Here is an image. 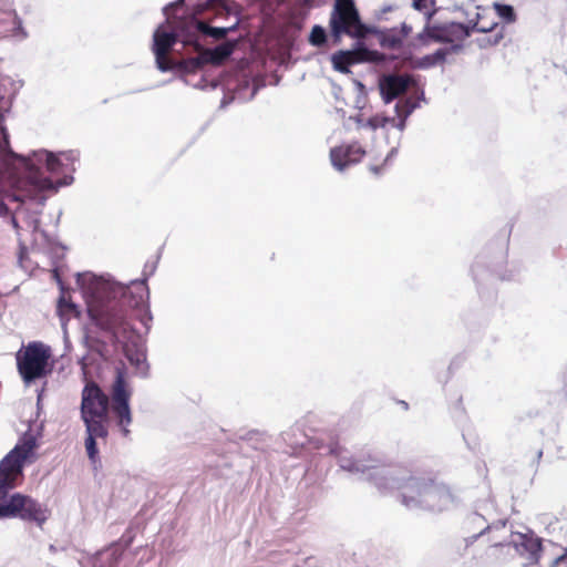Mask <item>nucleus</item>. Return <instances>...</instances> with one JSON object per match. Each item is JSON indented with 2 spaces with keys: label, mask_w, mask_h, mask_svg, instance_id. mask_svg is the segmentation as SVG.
Returning a JSON list of instances; mask_svg holds the SVG:
<instances>
[{
  "label": "nucleus",
  "mask_w": 567,
  "mask_h": 567,
  "mask_svg": "<svg viewBox=\"0 0 567 567\" xmlns=\"http://www.w3.org/2000/svg\"><path fill=\"white\" fill-rule=\"evenodd\" d=\"M148 296L145 281H134L105 297L94 295L87 303V313L95 327L107 333L112 342H123L133 332L131 311L143 308Z\"/></svg>",
  "instance_id": "nucleus-1"
},
{
  "label": "nucleus",
  "mask_w": 567,
  "mask_h": 567,
  "mask_svg": "<svg viewBox=\"0 0 567 567\" xmlns=\"http://www.w3.org/2000/svg\"><path fill=\"white\" fill-rule=\"evenodd\" d=\"M35 447L33 439L14 446L0 461V519L20 518L42 526L48 519V509L37 499L21 493H10L23 477L24 462Z\"/></svg>",
  "instance_id": "nucleus-2"
},
{
  "label": "nucleus",
  "mask_w": 567,
  "mask_h": 567,
  "mask_svg": "<svg viewBox=\"0 0 567 567\" xmlns=\"http://www.w3.org/2000/svg\"><path fill=\"white\" fill-rule=\"evenodd\" d=\"M13 164L21 172L13 185L12 193L7 196L9 202L23 204L27 199L43 205L47 199L45 192L55 189L50 177L43 175L42 167L50 173H59L60 159L48 151L33 152L31 156L12 154Z\"/></svg>",
  "instance_id": "nucleus-3"
},
{
  "label": "nucleus",
  "mask_w": 567,
  "mask_h": 567,
  "mask_svg": "<svg viewBox=\"0 0 567 567\" xmlns=\"http://www.w3.org/2000/svg\"><path fill=\"white\" fill-rule=\"evenodd\" d=\"M398 488L402 491L405 506L424 504L431 509L442 511L454 501L452 489L435 477H410Z\"/></svg>",
  "instance_id": "nucleus-4"
},
{
  "label": "nucleus",
  "mask_w": 567,
  "mask_h": 567,
  "mask_svg": "<svg viewBox=\"0 0 567 567\" xmlns=\"http://www.w3.org/2000/svg\"><path fill=\"white\" fill-rule=\"evenodd\" d=\"M51 357L50 347L43 342L32 341L22 347L16 355L17 369L22 380L30 383L51 373Z\"/></svg>",
  "instance_id": "nucleus-5"
},
{
  "label": "nucleus",
  "mask_w": 567,
  "mask_h": 567,
  "mask_svg": "<svg viewBox=\"0 0 567 567\" xmlns=\"http://www.w3.org/2000/svg\"><path fill=\"white\" fill-rule=\"evenodd\" d=\"M331 35L339 42L342 35L364 39L371 31L361 22L353 0H336L330 14Z\"/></svg>",
  "instance_id": "nucleus-6"
},
{
  "label": "nucleus",
  "mask_w": 567,
  "mask_h": 567,
  "mask_svg": "<svg viewBox=\"0 0 567 567\" xmlns=\"http://www.w3.org/2000/svg\"><path fill=\"white\" fill-rule=\"evenodd\" d=\"M109 398L93 381L82 391L81 419L85 427L106 426L109 421Z\"/></svg>",
  "instance_id": "nucleus-7"
},
{
  "label": "nucleus",
  "mask_w": 567,
  "mask_h": 567,
  "mask_svg": "<svg viewBox=\"0 0 567 567\" xmlns=\"http://www.w3.org/2000/svg\"><path fill=\"white\" fill-rule=\"evenodd\" d=\"M341 466L351 472L373 471L370 480L379 489H388L394 480V471L391 466L380 464V460L371 455L360 454L354 460H341Z\"/></svg>",
  "instance_id": "nucleus-8"
},
{
  "label": "nucleus",
  "mask_w": 567,
  "mask_h": 567,
  "mask_svg": "<svg viewBox=\"0 0 567 567\" xmlns=\"http://www.w3.org/2000/svg\"><path fill=\"white\" fill-rule=\"evenodd\" d=\"M130 396L131 392L125 381V372L122 369H117L112 385V411L124 436H128V425L132 423V414L128 405Z\"/></svg>",
  "instance_id": "nucleus-9"
},
{
  "label": "nucleus",
  "mask_w": 567,
  "mask_h": 567,
  "mask_svg": "<svg viewBox=\"0 0 567 567\" xmlns=\"http://www.w3.org/2000/svg\"><path fill=\"white\" fill-rule=\"evenodd\" d=\"M512 544L516 553L525 560V566L538 564L543 545L542 539L533 532L515 533L513 535Z\"/></svg>",
  "instance_id": "nucleus-10"
},
{
  "label": "nucleus",
  "mask_w": 567,
  "mask_h": 567,
  "mask_svg": "<svg viewBox=\"0 0 567 567\" xmlns=\"http://www.w3.org/2000/svg\"><path fill=\"white\" fill-rule=\"evenodd\" d=\"M364 155L365 151L359 143L340 145L330 151L331 163L338 169L360 162Z\"/></svg>",
  "instance_id": "nucleus-11"
},
{
  "label": "nucleus",
  "mask_w": 567,
  "mask_h": 567,
  "mask_svg": "<svg viewBox=\"0 0 567 567\" xmlns=\"http://www.w3.org/2000/svg\"><path fill=\"white\" fill-rule=\"evenodd\" d=\"M410 85L408 75L392 74L384 76L380 82V90L383 100L389 103L401 94L405 93Z\"/></svg>",
  "instance_id": "nucleus-12"
},
{
  "label": "nucleus",
  "mask_w": 567,
  "mask_h": 567,
  "mask_svg": "<svg viewBox=\"0 0 567 567\" xmlns=\"http://www.w3.org/2000/svg\"><path fill=\"white\" fill-rule=\"evenodd\" d=\"M370 51L365 48L353 51H338L332 55L333 68L342 73L349 72V66L368 61Z\"/></svg>",
  "instance_id": "nucleus-13"
},
{
  "label": "nucleus",
  "mask_w": 567,
  "mask_h": 567,
  "mask_svg": "<svg viewBox=\"0 0 567 567\" xmlns=\"http://www.w3.org/2000/svg\"><path fill=\"white\" fill-rule=\"evenodd\" d=\"M412 28L402 23L401 28H391L380 32L379 40L382 48L395 50L399 49L403 40L411 33Z\"/></svg>",
  "instance_id": "nucleus-14"
},
{
  "label": "nucleus",
  "mask_w": 567,
  "mask_h": 567,
  "mask_svg": "<svg viewBox=\"0 0 567 567\" xmlns=\"http://www.w3.org/2000/svg\"><path fill=\"white\" fill-rule=\"evenodd\" d=\"M11 109V99L6 97L0 94V152H8L10 157H12V152L9 151L10 141L7 127L4 126V117L6 114L9 113Z\"/></svg>",
  "instance_id": "nucleus-15"
},
{
  "label": "nucleus",
  "mask_w": 567,
  "mask_h": 567,
  "mask_svg": "<svg viewBox=\"0 0 567 567\" xmlns=\"http://www.w3.org/2000/svg\"><path fill=\"white\" fill-rule=\"evenodd\" d=\"M85 449L89 458L92 462L96 461L99 451L96 446V439H105L107 436V426H94V431L91 427H86Z\"/></svg>",
  "instance_id": "nucleus-16"
},
{
  "label": "nucleus",
  "mask_w": 567,
  "mask_h": 567,
  "mask_svg": "<svg viewBox=\"0 0 567 567\" xmlns=\"http://www.w3.org/2000/svg\"><path fill=\"white\" fill-rule=\"evenodd\" d=\"M443 32L445 42L462 41L471 35V28L468 24L450 22L443 24Z\"/></svg>",
  "instance_id": "nucleus-17"
},
{
  "label": "nucleus",
  "mask_w": 567,
  "mask_h": 567,
  "mask_svg": "<svg viewBox=\"0 0 567 567\" xmlns=\"http://www.w3.org/2000/svg\"><path fill=\"white\" fill-rule=\"evenodd\" d=\"M176 42V37L174 33L169 32H156L154 34V54L155 55H168L169 50Z\"/></svg>",
  "instance_id": "nucleus-18"
},
{
  "label": "nucleus",
  "mask_w": 567,
  "mask_h": 567,
  "mask_svg": "<svg viewBox=\"0 0 567 567\" xmlns=\"http://www.w3.org/2000/svg\"><path fill=\"white\" fill-rule=\"evenodd\" d=\"M417 41L426 45L430 41L445 42L443 25H429L426 24L422 32L416 37Z\"/></svg>",
  "instance_id": "nucleus-19"
},
{
  "label": "nucleus",
  "mask_w": 567,
  "mask_h": 567,
  "mask_svg": "<svg viewBox=\"0 0 567 567\" xmlns=\"http://www.w3.org/2000/svg\"><path fill=\"white\" fill-rule=\"evenodd\" d=\"M468 25L471 28V34H472L475 31L483 32V33L491 32L497 27V23L494 21L487 22V21H485V18L483 16L477 13L476 21L475 22L471 21L468 23Z\"/></svg>",
  "instance_id": "nucleus-20"
},
{
  "label": "nucleus",
  "mask_w": 567,
  "mask_h": 567,
  "mask_svg": "<svg viewBox=\"0 0 567 567\" xmlns=\"http://www.w3.org/2000/svg\"><path fill=\"white\" fill-rule=\"evenodd\" d=\"M326 42V30L321 25H313L309 35V43L315 47H322Z\"/></svg>",
  "instance_id": "nucleus-21"
},
{
  "label": "nucleus",
  "mask_w": 567,
  "mask_h": 567,
  "mask_svg": "<svg viewBox=\"0 0 567 567\" xmlns=\"http://www.w3.org/2000/svg\"><path fill=\"white\" fill-rule=\"evenodd\" d=\"M413 8L420 12H423L427 20L435 13V0H412Z\"/></svg>",
  "instance_id": "nucleus-22"
},
{
  "label": "nucleus",
  "mask_w": 567,
  "mask_h": 567,
  "mask_svg": "<svg viewBox=\"0 0 567 567\" xmlns=\"http://www.w3.org/2000/svg\"><path fill=\"white\" fill-rule=\"evenodd\" d=\"M197 29L205 34H209L216 39H223L227 35V29L225 28H212L203 21H197Z\"/></svg>",
  "instance_id": "nucleus-23"
},
{
  "label": "nucleus",
  "mask_w": 567,
  "mask_h": 567,
  "mask_svg": "<svg viewBox=\"0 0 567 567\" xmlns=\"http://www.w3.org/2000/svg\"><path fill=\"white\" fill-rule=\"evenodd\" d=\"M496 9H497L498 14L503 19H505L507 22L515 21L516 14H515L513 7H511L508 4H497Z\"/></svg>",
  "instance_id": "nucleus-24"
},
{
  "label": "nucleus",
  "mask_w": 567,
  "mask_h": 567,
  "mask_svg": "<svg viewBox=\"0 0 567 567\" xmlns=\"http://www.w3.org/2000/svg\"><path fill=\"white\" fill-rule=\"evenodd\" d=\"M217 2L218 0H206L202 3H197L193 9L194 16H202L207 10L214 9Z\"/></svg>",
  "instance_id": "nucleus-25"
},
{
  "label": "nucleus",
  "mask_w": 567,
  "mask_h": 567,
  "mask_svg": "<svg viewBox=\"0 0 567 567\" xmlns=\"http://www.w3.org/2000/svg\"><path fill=\"white\" fill-rule=\"evenodd\" d=\"M233 52V45L229 43L218 45L214 51V58L216 60H223L228 58Z\"/></svg>",
  "instance_id": "nucleus-26"
},
{
  "label": "nucleus",
  "mask_w": 567,
  "mask_h": 567,
  "mask_svg": "<svg viewBox=\"0 0 567 567\" xmlns=\"http://www.w3.org/2000/svg\"><path fill=\"white\" fill-rule=\"evenodd\" d=\"M58 309L61 316L76 311L75 305L66 301L63 297L59 300Z\"/></svg>",
  "instance_id": "nucleus-27"
},
{
  "label": "nucleus",
  "mask_w": 567,
  "mask_h": 567,
  "mask_svg": "<svg viewBox=\"0 0 567 567\" xmlns=\"http://www.w3.org/2000/svg\"><path fill=\"white\" fill-rule=\"evenodd\" d=\"M449 53H450L449 49H439L434 53H432L431 55H432L434 65L443 63Z\"/></svg>",
  "instance_id": "nucleus-28"
},
{
  "label": "nucleus",
  "mask_w": 567,
  "mask_h": 567,
  "mask_svg": "<svg viewBox=\"0 0 567 567\" xmlns=\"http://www.w3.org/2000/svg\"><path fill=\"white\" fill-rule=\"evenodd\" d=\"M449 53H450L449 49H439L434 53H432L431 55H432L434 65L443 63Z\"/></svg>",
  "instance_id": "nucleus-29"
},
{
  "label": "nucleus",
  "mask_w": 567,
  "mask_h": 567,
  "mask_svg": "<svg viewBox=\"0 0 567 567\" xmlns=\"http://www.w3.org/2000/svg\"><path fill=\"white\" fill-rule=\"evenodd\" d=\"M415 66L420 68V69H427V68L434 66V62H433L432 55L431 54L424 55L422 59H420L415 63Z\"/></svg>",
  "instance_id": "nucleus-30"
},
{
  "label": "nucleus",
  "mask_w": 567,
  "mask_h": 567,
  "mask_svg": "<svg viewBox=\"0 0 567 567\" xmlns=\"http://www.w3.org/2000/svg\"><path fill=\"white\" fill-rule=\"evenodd\" d=\"M155 58H156V63H157V66L159 70L167 71L172 68L169 60H168V55H161V56L155 55Z\"/></svg>",
  "instance_id": "nucleus-31"
},
{
  "label": "nucleus",
  "mask_w": 567,
  "mask_h": 567,
  "mask_svg": "<svg viewBox=\"0 0 567 567\" xmlns=\"http://www.w3.org/2000/svg\"><path fill=\"white\" fill-rule=\"evenodd\" d=\"M203 65V61L199 58H192L185 61V66L187 70L195 71Z\"/></svg>",
  "instance_id": "nucleus-32"
},
{
  "label": "nucleus",
  "mask_w": 567,
  "mask_h": 567,
  "mask_svg": "<svg viewBox=\"0 0 567 567\" xmlns=\"http://www.w3.org/2000/svg\"><path fill=\"white\" fill-rule=\"evenodd\" d=\"M386 123V120L385 118H382V117H379V116H374V117H371L369 118L368 121V124L372 127V128H378V127H382L384 126Z\"/></svg>",
  "instance_id": "nucleus-33"
},
{
  "label": "nucleus",
  "mask_w": 567,
  "mask_h": 567,
  "mask_svg": "<svg viewBox=\"0 0 567 567\" xmlns=\"http://www.w3.org/2000/svg\"><path fill=\"white\" fill-rule=\"evenodd\" d=\"M550 567H567V549L551 563Z\"/></svg>",
  "instance_id": "nucleus-34"
},
{
  "label": "nucleus",
  "mask_w": 567,
  "mask_h": 567,
  "mask_svg": "<svg viewBox=\"0 0 567 567\" xmlns=\"http://www.w3.org/2000/svg\"><path fill=\"white\" fill-rule=\"evenodd\" d=\"M28 249L25 246L21 245L19 249V262L23 266L24 258L27 257Z\"/></svg>",
  "instance_id": "nucleus-35"
},
{
  "label": "nucleus",
  "mask_w": 567,
  "mask_h": 567,
  "mask_svg": "<svg viewBox=\"0 0 567 567\" xmlns=\"http://www.w3.org/2000/svg\"><path fill=\"white\" fill-rule=\"evenodd\" d=\"M184 3V0H176L169 4V8H177L178 6H182Z\"/></svg>",
  "instance_id": "nucleus-36"
},
{
  "label": "nucleus",
  "mask_w": 567,
  "mask_h": 567,
  "mask_svg": "<svg viewBox=\"0 0 567 567\" xmlns=\"http://www.w3.org/2000/svg\"><path fill=\"white\" fill-rule=\"evenodd\" d=\"M11 221H12V226L18 230L19 229V224L17 221L16 216H12Z\"/></svg>",
  "instance_id": "nucleus-37"
},
{
  "label": "nucleus",
  "mask_w": 567,
  "mask_h": 567,
  "mask_svg": "<svg viewBox=\"0 0 567 567\" xmlns=\"http://www.w3.org/2000/svg\"><path fill=\"white\" fill-rule=\"evenodd\" d=\"M7 210H8V209H7V206H6L3 203H1V204H0V215H2V214H3L4 212H7Z\"/></svg>",
  "instance_id": "nucleus-38"
},
{
  "label": "nucleus",
  "mask_w": 567,
  "mask_h": 567,
  "mask_svg": "<svg viewBox=\"0 0 567 567\" xmlns=\"http://www.w3.org/2000/svg\"><path fill=\"white\" fill-rule=\"evenodd\" d=\"M403 106L405 109L404 116H408L411 113V110L409 109L408 104H404Z\"/></svg>",
  "instance_id": "nucleus-39"
},
{
  "label": "nucleus",
  "mask_w": 567,
  "mask_h": 567,
  "mask_svg": "<svg viewBox=\"0 0 567 567\" xmlns=\"http://www.w3.org/2000/svg\"><path fill=\"white\" fill-rule=\"evenodd\" d=\"M395 109L398 111V114L401 115V104L400 103L396 104Z\"/></svg>",
  "instance_id": "nucleus-40"
},
{
  "label": "nucleus",
  "mask_w": 567,
  "mask_h": 567,
  "mask_svg": "<svg viewBox=\"0 0 567 567\" xmlns=\"http://www.w3.org/2000/svg\"><path fill=\"white\" fill-rule=\"evenodd\" d=\"M391 10H392V8H391V7H386V8H383V9H382V12H383V13H385V12H390Z\"/></svg>",
  "instance_id": "nucleus-41"
},
{
  "label": "nucleus",
  "mask_w": 567,
  "mask_h": 567,
  "mask_svg": "<svg viewBox=\"0 0 567 567\" xmlns=\"http://www.w3.org/2000/svg\"><path fill=\"white\" fill-rule=\"evenodd\" d=\"M501 38H502V35H497V37L495 38V40H494V43H497V42H498V40H499Z\"/></svg>",
  "instance_id": "nucleus-42"
}]
</instances>
